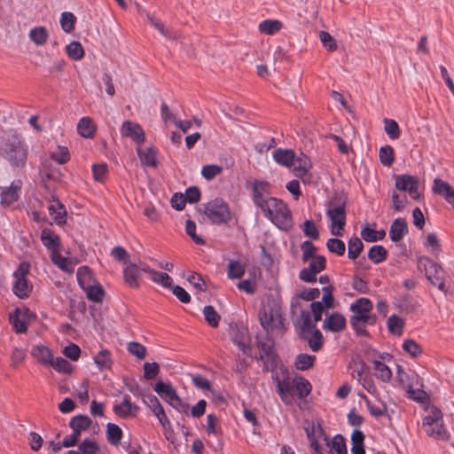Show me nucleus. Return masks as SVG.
Wrapping results in <instances>:
<instances>
[{
  "label": "nucleus",
  "mask_w": 454,
  "mask_h": 454,
  "mask_svg": "<svg viewBox=\"0 0 454 454\" xmlns=\"http://www.w3.org/2000/svg\"><path fill=\"white\" fill-rule=\"evenodd\" d=\"M268 184L261 181H255L253 187V200L254 204L262 208L267 201L272 197L269 196Z\"/></svg>",
  "instance_id": "17"
},
{
  "label": "nucleus",
  "mask_w": 454,
  "mask_h": 454,
  "mask_svg": "<svg viewBox=\"0 0 454 454\" xmlns=\"http://www.w3.org/2000/svg\"><path fill=\"white\" fill-rule=\"evenodd\" d=\"M357 380L363 387L371 395L378 392L377 387L371 375L364 373L362 371L356 372Z\"/></svg>",
  "instance_id": "40"
},
{
  "label": "nucleus",
  "mask_w": 454,
  "mask_h": 454,
  "mask_svg": "<svg viewBox=\"0 0 454 454\" xmlns=\"http://www.w3.org/2000/svg\"><path fill=\"white\" fill-rule=\"evenodd\" d=\"M0 156L13 168L25 167L27 158V147L20 135L12 132L0 143Z\"/></svg>",
  "instance_id": "2"
},
{
  "label": "nucleus",
  "mask_w": 454,
  "mask_h": 454,
  "mask_svg": "<svg viewBox=\"0 0 454 454\" xmlns=\"http://www.w3.org/2000/svg\"><path fill=\"white\" fill-rule=\"evenodd\" d=\"M154 390L163 400L168 402L170 405L179 397L176 389L169 382L166 383L163 381H158L155 384Z\"/></svg>",
  "instance_id": "20"
},
{
  "label": "nucleus",
  "mask_w": 454,
  "mask_h": 454,
  "mask_svg": "<svg viewBox=\"0 0 454 454\" xmlns=\"http://www.w3.org/2000/svg\"><path fill=\"white\" fill-rule=\"evenodd\" d=\"M419 178L408 174L398 175L395 177V186L398 191L407 192L415 200L420 198L419 192Z\"/></svg>",
  "instance_id": "11"
},
{
  "label": "nucleus",
  "mask_w": 454,
  "mask_h": 454,
  "mask_svg": "<svg viewBox=\"0 0 454 454\" xmlns=\"http://www.w3.org/2000/svg\"><path fill=\"white\" fill-rule=\"evenodd\" d=\"M380 160L382 165L390 167L394 162V149L390 145L382 146L379 153Z\"/></svg>",
  "instance_id": "57"
},
{
  "label": "nucleus",
  "mask_w": 454,
  "mask_h": 454,
  "mask_svg": "<svg viewBox=\"0 0 454 454\" xmlns=\"http://www.w3.org/2000/svg\"><path fill=\"white\" fill-rule=\"evenodd\" d=\"M145 272L148 273L150 278L164 287H170L172 285V278L165 272H159L153 269H145Z\"/></svg>",
  "instance_id": "34"
},
{
  "label": "nucleus",
  "mask_w": 454,
  "mask_h": 454,
  "mask_svg": "<svg viewBox=\"0 0 454 454\" xmlns=\"http://www.w3.org/2000/svg\"><path fill=\"white\" fill-rule=\"evenodd\" d=\"M41 241L43 245L51 251V254L59 250L60 247V238L52 230L44 228L41 231Z\"/></svg>",
  "instance_id": "19"
},
{
  "label": "nucleus",
  "mask_w": 454,
  "mask_h": 454,
  "mask_svg": "<svg viewBox=\"0 0 454 454\" xmlns=\"http://www.w3.org/2000/svg\"><path fill=\"white\" fill-rule=\"evenodd\" d=\"M352 315L349 317L350 325L357 336H367V325L376 324L377 317L372 313L373 304L365 297L356 299L349 307Z\"/></svg>",
  "instance_id": "1"
},
{
  "label": "nucleus",
  "mask_w": 454,
  "mask_h": 454,
  "mask_svg": "<svg viewBox=\"0 0 454 454\" xmlns=\"http://www.w3.org/2000/svg\"><path fill=\"white\" fill-rule=\"evenodd\" d=\"M325 445L329 448V454H348L345 438L340 434L333 439L328 438Z\"/></svg>",
  "instance_id": "24"
},
{
  "label": "nucleus",
  "mask_w": 454,
  "mask_h": 454,
  "mask_svg": "<svg viewBox=\"0 0 454 454\" xmlns=\"http://www.w3.org/2000/svg\"><path fill=\"white\" fill-rule=\"evenodd\" d=\"M30 40L37 46L43 45L49 37L47 29L44 27H36L29 31Z\"/></svg>",
  "instance_id": "35"
},
{
  "label": "nucleus",
  "mask_w": 454,
  "mask_h": 454,
  "mask_svg": "<svg viewBox=\"0 0 454 454\" xmlns=\"http://www.w3.org/2000/svg\"><path fill=\"white\" fill-rule=\"evenodd\" d=\"M81 454H97L98 447L90 440H84L78 448Z\"/></svg>",
  "instance_id": "64"
},
{
  "label": "nucleus",
  "mask_w": 454,
  "mask_h": 454,
  "mask_svg": "<svg viewBox=\"0 0 454 454\" xmlns=\"http://www.w3.org/2000/svg\"><path fill=\"white\" fill-rule=\"evenodd\" d=\"M29 264L21 262L18 269L13 272L14 282L12 291L15 295L20 299L27 298L32 292L33 286L27 280V276L29 272Z\"/></svg>",
  "instance_id": "9"
},
{
  "label": "nucleus",
  "mask_w": 454,
  "mask_h": 454,
  "mask_svg": "<svg viewBox=\"0 0 454 454\" xmlns=\"http://www.w3.org/2000/svg\"><path fill=\"white\" fill-rule=\"evenodd\" d=\"M67 53L69 58L74 60H80L83 58L84 51L79 42H72L66 47Z\"/></svg>",
  "instance_id": "51"
},
{
  "label": "nucleus",
  "mask_w": 454,
  "mask_h": 454,
  "mask_svg": "<svg viewBox=\"0 0 454 454\" xmlns=\"http://www.w3.org/2000/svg\"><path fill=\"white\" fill-rule=\"evenodd\" d=\"M223 171V168L218 165H206L201 169L202 176L207 180H212L216 176L220 175Z\"/></svg>",
  "instance_id": "62"
},
{
  "label": "nucleus",
  "mask_w": 454,
  "mask_h": 454,
  "mask_svg": "<svg viewBox=\"0 0 454 454\" xmlns=\"http://www.w3.org/2000/svg\"><path fill=\"white\" fill-rule=\"evenodd\" d=\"M21 190V182L14 181L10 186L0 187L1 205L3 207H9L16 202L20 198V192Z\"/></svg>",
  "instance_id": "13"
},
{
  "label": "nucleus",
  "mask_w": 454,
  "mask_h": 454,
  "mask_svg": "<svg viewBox=\"0 0 454 454\" xmlns=\"http://www.w3.org/2000/svg\"><path fill=\"white\" fill-rule=\"evenodd\" d=\"M31 355L39 363L44 365H49L53 358L51 351L43 345H37L32 348Z\"/></svg>",
  "instance_id": "28"
},
{
  "label": "nucleus",
  "mask_w": 454,
  "mask_h": 454,
  "mask_svg": "<svg viewBox=\"0 0 454 454\" xmlns=\"http://www.w3.org/2000/svg\"><path fill=\"white\" fill-rule=\"evenodd\" d=\"M373 370L374 374L382 382H389L392 378L391 369L384 363L379 360H373Z\"/></svg>",
  "instance_id": "32"
},
{
  "label": "nucleus",
  "mask_w": 454,
  "mask_h": 454,
  "mask_svg": "<svg viewBox=\"0 0 454 454\" xmlns=\"http://www.w3.org/2000/svg\"><path fill=\"white\" fill-rule=\"evenodd\" d=\"M319 39L323 44V46L330 51H334L337 49V43L335 39L325 31L319 32Z\"/></svg>",
  "instance_id": "63"
},
{
  "label": "nucleus",
  "mask_w": 454,
  "mask_h": 454,
  "mask_svg": "<svg viewBox=\"0 0 454 454\" xmlns=\"http://www.w3.org/2000/svg\"><path fill=\"white\" fill-rule=\"evenodd\" d=\"M301 338L308 342L309 348L314 352H318L324 345L323 334L319 329L313 330Z\"/></svg>",
  "instance_id": "25"
},
{
  "label": "nucleus",
  "mask_w": 454,
  "mask_h": 454,
  "mask_svg": "<svg viewBox=\"0 0 454 454\" xmlns=\"http://www.w3.org/2000/svg\"><path fill=\"white\" fill-rule=\"evenodd\" d=\"M51 259L52 263L61 270L67 273H72L74 271L73 263L67 258L62 256L59 250L51 253Z\"/></svg>",
  "instance_id": "33"
},
{
  "label": "nucleus",
  "mask_w": 454,
  "mask_h": 454,
  "mask_svg": "<svg viewBox=\"0 0 454 454\" xmlns=\"http://www.w3.org/2000/svg\"><path fill=\"white\" fill-rule=\"evenodd\" d=\"M421 429L427 436L435 441H448L450 436L444 424L443 414L436 406L430 407L422 419Z\"/></svg>",
  "instance_id": "4"
},
{
  "label": "nucleus",
  "mask_w": 454,
  "mask_h": 454,
  "mask_svg": "<svg viewBox=\"0 0 454 454\" xmlns=\"http://www.w3.org/2000/svg\"><path fill=\"white\" fill-rule=\"evenodd\" d=\"M294 153L287 149H277L273 152V159L279 165L290 167L294 161Z\"/></svg>",
  "instance_id": "30"
},
{
  "label": "nucleus",
  "mask_w": 454,
  "mask_h": 454,
  "mask_svg": "<svg viewBox=\"0 0 454 454\" xmlns=\"http://www.w3.org/2000/svg\"><path fill=\"white\" fill-rule=\"evenodd\" d=\"M83 291L86 293L87 298L92 301L100 302L104 298V290L97 282L88 288H85Z\"/></svg>",
  "instance_id": "47"
},
{
  "label": "nucleus",
  "mask_w": 454,
  "mask_h": 454,
  "mask_svg": "<svg viewBox=\"0 0 454 454\" xmlns=\"http://www.w3.org/2000/svg\"><path fill=\"white\" fill-rule=\"evenodd\" d=\"M260 359L263 362V368L266 371H273L277 366L276 355L270 344L262 342L260 344Z\"/></svg>",
  "instance_id": "18"
},
{
  "label": "nucleus",
  "mask_w": 454,
  "mask_h": 454,
  "mask_svg": "<svg viewBox=\"0 0 454 454\" xmlns=\"http://www.w3.org/2000/svg\"><path fill=\"white\" fill-rule=\"evenodd\" d=\"M276 383L277 392L281 400L286 404H290L294 400V384L296 380H293L286 369H280V372H277L272 376Z\"/></svg>",
  "instance_id": "8"
},
{
  "label": "nucleus",
  "mask_w": 454,
  "mask_h": 454,
  "mask_svg": "<svg viewBox=\"0 0 454 454\" xmlns=\"http://www.w3.org/2000/svg\"><path fill=\"white\" fill-rule=\"evenodd\" d=\"M75 22L76 17L72 12H65L61 14L60 25L66 33H70L74 30Z\"/></svg>",
  "instance_id": "54"
},
{
  "label": "nucleus",
  "mask_w": 454,
  "mask_h": 454,
  "mask_svg": "<svg viewBox=\"0 0 454 454\" xmlns=\"http://www.w3.org/2000/svg\"><path fill=\"white\" fill-rule=\"evenodd\" d=\"M121 133L123 137H130L138 145L144 143L145 136L142 127L130 121H125L121 128Z\"/></svg>",
  "instance_id": "14"
},
{
  "label": "nucleus",
  "mask_w": 454,
  "mask_h": 454,
  "mask_svg": "<svg viewBox=\"0 0 454 454\" xmlns=\"http://www.w3.org/2000/svg\"><path fill=\"white\" fill-rule=\"evenodd\" d=\"M76 278L79 286L82 290L88 288L92 284L96 283V279L94 278L92 272L86 266L79 267L76 272Z\"/></svg>",
  "instance_id": "29"
},
{
  "label": "nucleus",
  "mask_w": 454,
  "mask_h": 454,
  "mask_svg": "<svg viewBox=\"0 0 454 454\" xmlns=\"http://www.w3.org/2000/svg\"><path fill=\"white\" fill-rule=\"evenodd\" d=\"M364 244L358 237H352L348 242V256L356 260L363 251Z\"/></svg>",
  "instance_id": "39"
},
{
  "label": "nucleus",
  "mask_w": 454,
  "mask_h": 454,
  "mask_svg": "<svg viewBox=\"0 0 454 454\" xmlns=\"http://www.w3.org/2000/svg\"><path fill=\"white\" fill-rule=\"evenodd\" d=\"M315 360V356L300 354L296 357L295 367L298 370L306 371L313 366Z\"/></svg>",
  "instance_id": "50"
},
{
  "label": "nucleus",
  "mask_w": 454,
  "mask_h": 454,
  "mask_svg": "<svg viewBox=\"0 0 454 454\" xmlns=\"http://www.w3.org/2000/svg\"><path fill=\"white\" fill-rule=\"evenodd\" d=\"M205 320L212 327H216L220 321V315L216 312L213 306L207 305L203 309Z\"/></svg>",
  "instance_id": "58"
},
{
  "label": "nucleus",
  "mask_w": 454,
  "mask_h": 454,
  "mask_svg": "<svg viewBox=\"0 0 454 454\" xmlns=\"http://www.w3.org/2000/svg\"><path fill=\"white\" fill-rule=\"evenodd\" d=\"M204 213L213 224L228 223L231 213L228 204L222 199H215L205 205Z\"/></svg>",
  "instance_id": "7"
},
{
  "label": "nucleus",
  "mask_w": 454,
  "mask_h": 454,
  "mask_svg": "<svg viewBox=\"0 0 454 454\" xmlns=\"http://www.w3.org/2000/svg\"><path fill=\"white\" fill-rule=\"evenodd\" d=\"M50 215L54 219L57 224L66 223L67 211L63 204L59 200L48 207Z\"/></svg>",
  "instance_id": "31"
},
{
  "label": "nucleus",
  "mask_w": 454,
  "mask_h": 454,
  "mask_svg": "<svg viewBox=\"0 0 454 454\" xmlns=\"http://www.w3.org/2000/svg\"><path fill=\"white\" fill-rule=\"evenodd\" d=\"M309 261V266L300 271L299 278L304 282L314 283L317 281V275L325 269L326 260L325 256L317 255Z\"/></svg>",
  "instance_id": "12"
},
{
  "label": "nucleus",
  "mask_w": 454,
  "mask_h": 454,
  "mask_svg": "<svg viewBox=\"0 0 454 454\" xmlns=\"http://www.w3.org/2000/svg\"><path fill=\"white\" fill-rule=\"evenodd\" d=\"M418 268L424 271L430 283L442 292L445 291V271L436 262L427 257H420L418 260Z\"/></svg>",
  "instance_id": "6"
},
{
  "label": "nucleus",
  "mask_w": 454,
  "mask_h": 454,
  "mask_svg": "<svg viewBox=\"0 0 454 454\" xmlns=\"http://www.w3.org/2000/svg\"><path fill=\"white\" fill-rule=\"evenodd\" d=\"M301 250L302 252L301 260L303 262H307L310 259L317 256L316 254L317 248L309 240L303 241L301 244Z\"/></svg>",
  "instance_id": "56"
},
{
  "label": "nucleus",
  "mask_w": 454,
  "mask_h": 454,
  "mask_svg": "<svg viewBox=\"0 0 454 454\" xmlns=\"http://www.w3.org/2000/svg\"><path fill=\"white\" fill-rule=\"evenodd\" d=\"M91 419L86 415H77L71 419L69 426L72 430L85 431L91 426Z\"/></svg>",
  "instance_id": "37"
},
{
  "label": "nucleus",
  "mask_w": 454,
  "mask_h": 454,
  "mask_svg": "<svg viewBox=\"0 0 454 454\" xmlns=\"http://www.w3.org/2000/svg\"><path fill=\"white\" fill-rule=\"evenodd\" d=\"M277 316H278V313L273 310L267 311L266 309H263L262 311H260L259 318H260L262 326L265 330L270 329L274 324V321H275V318L277 317Z\"/></svg>",
  "instance_id": "55"
},
{
  "label": "nucleus",
  "mask_w": 454,
  "mask_h": 454,
  "mask_svg": "<svg viewBox=\"0 0 454 454\" xmlns=\"http://www.w3.org/2000/svg\"><path fill=\"white\" fill-rule=\"evenodd\" d=\"M141 276V269L135 263H129L123 270V278L125 283L130 287H138V278Z\"/></svg>",
  "instance_id": "22"
},
{
  "label": "nucleus",
  "mask_w": 454,
  "mask_h": 454,
  "mask_svg": "<svg viewBox=\"0 0 454 454\" xmlns=\"http://www.w3.org/2000/svg\"><path fill=\"white\" fill-rule=\"evenodd\" d=\"M106 436L111 444L117 446L122 438V430L114 423H108L106 425Z\"/></svg>",
  "instance_id": "38"
},
{
  "label": "nucleus",
  "mask_w": 454,
  "mask_h": 454,
  "mask_svg": "<svg viewBox=\"0 0 454 454\" xmlns=\"http://www.w3.org/2000/svg\"><path fill=\"white\" fill-rule=\"evenodd\" d=\"M323 327L326 331L338 333L345 329L346 318L340 313H333L324 321Z\"/></svg>",
  "instance_id": "21"
},
{
  "label": "nucleus",
  "mask_w": 454,
  "mask_h": 454,
  "mask_svg": "<svg viewBox=\"0 0 454 454\" xmlns=\"http://www.w3.org/2000/svg\"><path fill=\"white\" fill-rule=\"evenodd\" d=\"M311 391V385L309 381L304 378H300L295 380L294 384V395H297L299 399H304L307 397Z\"/></svg>",
  "instance_id": "41"
},
{
  "label": "nucleus",
  "mask_w": 454,
  "mask_h": 454,
  "mask_svg": "<svg viewBox=\"0 0 454 454\" xmlns=\"http://www.w3.org/2000/svg\"><path fill=\"white\" fill-rule=\"evenodd\" d=\"M403 350L410 354L412 357H417L421 355L422 348L413 340H405L403 344Z\"/></svg>",
  "instance_id": "61"
},
{
  "label": "nucleus",
  "mask_w": 454,
  "mask_h": 454,
  "mask_svg": "<svg viewBox=\"0 0 454 454\" xmlns=\"http://www.w3.org/2000/svg\"><path fill=\"white\" fill-rule=\"evenodd\" d=\"M51 158L59 164H65L70 159L69 151L66 146H58L56 150L51 153Z\"/></svg>",
  "instance_id": "60"
},
{
  "label": "nucleus",
  "mask_w": 454,
  "mask_h": 454,
  "mask_svg": "<svg viewBox=\"0 0 454 454\" xmlns=\"http://www.w3.org/2000/svg\"><path fill=\"white\" fill-rule=\"evenodd\" d=\"M157 153L158 151L153 147H149L145 150H142L140 148L137 149V154L142 164L148 167H157Z\"/></svg>",
  "instance_id": "27"
},
{
  "label": "nucleus",
  "mask_w": 454,
  "mask_h": 454,
  "mask_svg": "<svg viewBox=\"0 0 454 454\" xmlns=\"http://www.w3.org/2000/svg\"><path fill=\"white\" fill-rule=\"evenodd\" d=\"M327 249L338 256H342L345 254L346 247L345 243L339 239L331 238L326 242Z\"/></svg>",
  "instance_id": "53"
},
{
  "label": "nucleus",
  "mask_w": 454,
  "mask_h": 454,
  "mask_svg": "<svg viewBox=\"0 0 454 454\" xmlns=\"http://www.w3.org/2000/svg\"><path fill=\"white\" fill-rule=\"evenodd\" d=\"M94 362L99 370L109 369L112 364L111 354L106 349L100 350L95 356Z\"/></svg>",
  "instance_id": "45"
},
{
  "label": "nucleus",
  "mask_w": 454,
  "mask_h": 454,
  "mask_svg": "<svg viewBox=\"0 0 454 454\" xmlns=\"http://www.w3.org/2000/svg\"><path fill=\"white\" fill-rule=\"evenodd\" d=\"M138 410V407L131 403L129 395L124 396L123 401L113 408L114 412L122 419L135 417Z\"/></svg>",
  "instance_id": "16"
},
{
  "label": "nucleus",
  "mask_w": 454,
  "mask_h": 454,
  "mask_svg": "<svg viewBox=\"0 0 454 454\" xmlns=\"http://www.w3.org/2000/svg\"><path fill=\"white\" fill-rule=\"evenodd\" d=\"M245 264L239 261H230L227 271L228 278L231 279L241 278L245 274Z\"/></svg>",
  "instance_id": "44"
},
{
  "label": "nucleus",
  "mask_w": 454,
  "mask_h": 454,
  "mask_svg": "<svg viewBox=\"0 0 454 454\" xmlns=\"http://www.w3.org/2000/svg\"><path fill=\"white\" fill-rule=\"evenodd\" d=\"M311 167L310 160L306 155L301 154V157L296 159L294 173L297 177L301 178L303 183H309L311 178L309 169Z\"/></svg>",
  "instance_id": "15"
},
{
  "label": "nucleus",
  "mask_w": 454,
  "mask_h": 454,
  "mask_svg": "<svg viewBox=\"0 0 454 454\" xmlns=\"http://www.w3.org/2000/svg\"><path fill=\"white\" fill-rule=\"evenodd\" d=\"M261 209L278 228L288 230L292 227L291 211L284 201L271 198Z\"/></svg>",
  "instance_id": "5"
},
{
  "label": "nucleus",
  "mask_w": 454,
  "mask_h": 454,
  "mask_svg": "<svg viewBox=\"0 0 454 454\" xmlns=\"http://www.w3.org/2000/svg\"><path fill=\"white\" fill-rule=\"evenodd\" d=\"M306 434L309 442L311 454H325L321 442L326 444L329 436L325 434L322 423L317 421L306 427Z\"/></svg>",
  "instance_id": "10"
},
{
  "label": "nucleus",
  "mask_w": 454,
  "mask_h": 454,
  "mask_svg": "<svg viewBox=\"0 0 454 454\" xmlns=\"http://www.w3.org/2000/svg\"><path fill=\"white\" fill-rule=\"evenodd\" d=\"M78 133L85 138H91L96 133V125L91 118L82 117L77 124Z\"/></svg>",
  "instance_id": "26"
},
{
  "label": "nucleus",
  "mask_w": 454,
  "mask_h": 454,
  "mask_svg": "<svg viewBox=\"0 0 454 454\" xmlns=\"http://www.w3.org/2000/svg\"><path fill=\"white\" fill-rule=\"evenodd\" d=\"M387 329L391 333L401 335L403 331L404 322L396 315H391L387 322Z\"/></svg>",
  "instance_id": "48"
},
{
  "label": "nucleus",
  "mask_w": 454,
  "mask_h": 454,
  "mask_svg": "<svg viewBox=\"0 0 454 454\" xmlns=\"http://www.w3.org/2000/svg\"><path fill=\"white\" fill-rule=\"evenodd\" d=\"M206 431L207 434L219 435L221 434L222 429L219 425L218 418L211 413L207 416Z\"/></svg>",
  "instance_id": "49"
},
{
  "label": "nucleus",
  "mask_w": 454,
  "mask_h": 454,
  "mask_svg": "<svg viewBox=\"0 0 454 454\" xmlns=\"http://www.w3.org/2000/svg\"><path fill=\"white\" fill-rule=\"evenodd\" d=\"M10 321L17 333H25L27 329V325L25 320V315L16 309L13 314L10 315Z\"/></svg>",
  "instance_id": "36"
},
{
  "label": "nucleus",
  "mask_w": 454,
  "mask_h": 454,
  "mask_svg": "<svg viewBox=\"0 0 454 454\" xmlns=\"http://www.w3.org/2000/svg\"><path fill=\"white\" fill-rule=\"evenodd\" d=\"M358 395L361 399H363L365 402L366 406H367L372 416H373L375 418H380V417L385 415V413L387 411L385 405H382V406L373 405L364 394L358 393Z\"/></svg>",
  "instance_id": "59"
},
{
  "label": "nucleus",
  "mask_w": 454,
  "mask_h": 454,
  "mask_svg": "<svg viewBox=\"0 0 454 454\" xmlns=\"http://www.w3.org/2000/svg\"><path fill=\"white\" fill-rule=\"evenodd\" d=\"M346 198L335 193L326 203L325 214L330 219V230L333 236H342L346 224Z\"/></svg>",
  "instance_id": "3"
},
{
  "label": "nucleus",
  "mask_w": 454,
  "mask_h": 454,
  "mask_svg": "<svg viewBox=\"0 0 454 454\" xmlns=\"http://www.w3.org/2000/svg\"><path fill=\"white\" fill-rule=\"evenodd\" d=\"M368 257L374 263L379 264L387 257V251L380 245L373 246L368 252Z\"/></svg>",
  "instance_id": "42"
},
{
  "label": "nucleus",
  "mask_w": 454,
  "mask_h": 454,
  "mask_svg": "<svg viewBox=\"0 0 454 454\" xmlns=\"http://www.w3.org/2000/svg\"><path fill=\"white\" fill-rule=\"evenodd\" d=\"M49 365L58 372L69 374L73 372V365L67 360L60 356L53 357Z\"/></svg>",
  "instance_id": "46"
},
{
  "label": "nucleus",
  "mask_w": 454,
  "mask_h": 454,
  "mask_svg": "<svg viewBox=\"0 0 454 454\" xmlns=\"http://www.w3.org/2000/svg\"><path fill=\"white\" fill-rule=\"evenodd\" d=\"M408 232L407 223L403 218H396L390 226L389 237L392 241L398 242Z\"/></svg>",
  "instance_id": "23"
},
{
  "label": "nucleus",
  "mask_w": 454,
  "mask_h": 454,
  "mask_svg": "<svg viewBox=\"0 0 454 454\" xmlns=\"http://www.w3.org/2000/svg\"><path fill=\"white\" fill-rule=\"evenodd\" d=\"M384 129L391 139L395 140L400 137V128L395 120L386 118L384 120Z\"/></svg>",
  "instance_id": "52"
},
{
  "label": "nucleus",
  "mask_w": 454,
  "mask_h": 454,
  "mask_svg": "<svg viewBox=\"0 0 454 454\" xmlns=\"http://www.w3.org/2000/svg\"><path fill=\"white\" fill-rule=\"evenodd\" d=\"M282 27V23L275 20H265L259 24L260 32L266 35H274Z\"/></svg>",
  "instance_id": "43"
}]
</instances>
